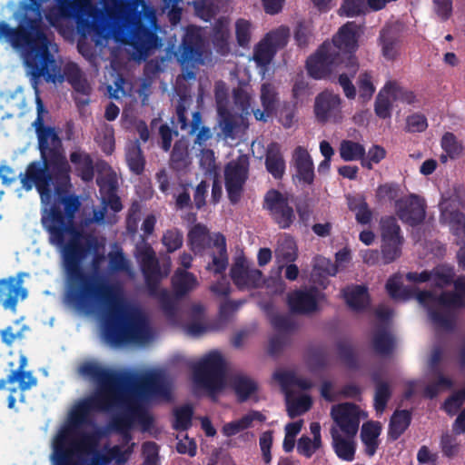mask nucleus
I'll return each instance as SVG.
<instances>
[{"mask_svg": "<svg viewBox=\"0 0 465 465\" xmlns=\"http://www.w3.org/2000/svg\"><path fill=\"white\" fill-rule=\"evenodd\" d=\"M208 229L205 225L197 223L195 224L188 233V242L191 249L199 252L205 249L208 241Z\"/></svg>", "mask_w": 465, "mask_h": 465, "instance_id": "43", "label": "nucleus"}, {"mask_svg": "<svg viewBox=\"0 0 465 465\" xmlns=\"http://www.w3.org/2000/svg\"><path fill=\"white\" fill-rule=\"evenodd\" d=\"M440 145L443 151L451 159L459 157L463 150L461 143L457 140L455 134L450 132H447L443 134Z\"/></svg>", "mask_w": 465, "mask_h": 465, "instance_id": "53", "label": "nucleus"}, {"mask_svg": "<svg viewBox=\"0 0 465 465\" xmlns=\"http://www.w3.org/2000/svg\"><path fill=\"white\" fill-rule=\"evenodd\" d=\"M382 55L388 60H393L397 55V37L390 30H381L380 35Z\"/></svg>", "mask_w": 465, "mask_h": 465, "instance_id": "52", "label": "nucleus"}, {"mask_svg": "<svg viewBox=\"0 0 465 465\" xmlns=\"http://www.w3.org/2000/svg\"><path fill=\"white\" fill-rule=\"evenodd\" d=\"M395 212L402 223L414 227L425 220L426 203L423 198L410 194L396 201Z\"/></svg>", "mask_w": 465, "mask_h": 465, "instance_id": "18", "label": "nucleus"}, {"mask_svg": "<svg viewBox=\"0 0 465 465\" xmlns=\"http://www.w3.org/2000/svg\"><path fill=\"white\" fill-rule=\"evenodd\" d=\"M261 103L262 108L269 111H276L279 103V94L276 87L271 83H263L261 86Z\"/></svg>", "mask_w": 465, "mask_h": 465, "instance_id": "48", "label": "nucleus"}, {"mask_svg": "<svg viewBox=\"0 0 465 465\" xmlns=\"http://www.w3.org/2000/svg\"><path fill=\"white\" fill-rule=\"evenodd\" d=\"M174 420L173 429L177 431H185L192 427L193 408L190 404H184L173 411Z\"/></svg>", "mask_w": 465, "mask_h": 465, "instance_id": "40", "label": "nucleus"}, {"mask_svg": "<svg viewBox=\"0 0 465 465\" xmlns=\"http://www.w3.org/2000/svg\"><path fill=\"white\" fill-rule=\"evenodd\" d=\"M38 144L41 160L33 161L25 172L18 175L22 187L30 191L35 186L41 198L50 200L53 191L59 193L69 180L71 167L64 153L63 144Z\"/></svg>", "mask_w": 465, "mask_h": 465, "instance_id": "4", "label": "nucleus"}, {"mask_svg": "<svg viewBox=\"0 0 465 465\" xmlns=\"http://www.w3.org/2000/svg\"><path fill=\"white\" fill-rule=\"evenodd\" d=\"M16 27L0 22V35L14 48L25 52V63L34 79L47 74L54 80L57 73L54 57L49 50L50 41L43 24L42 6L19 4L15 14Z\"/></svg>", "mask_w": 465, "mask_h": 465, "instance_id": "3", "label": "nucleus"}, {"mask_svg": "<svg viewBox=\"0 0 465 465\" xmlns=\"http://www.w3.org/2000/svg\"><path fill=\"white\" fill-rule=\"evenodd\" d=\"M188 147L182 142L178 141L174 143L170 156V167L174 171H182L188 164Z\"/></svg>", "mask_w": 465, "mask_h": 465, "instance_id": "44", "label": "nucleus"}, {"mask_svg": "<svg viewBox=\"0 0 465 465\" xmlns=\"http://www.w3.org/2000/svg\"><path fill=\"white\" fill-rule=\"evenodd\" d=\"M80 371L97 382L101 391L79 402L71 411L67 424L54 436L51 454L53 465H78V452L94 445L92 435L79 432L80 428L88 423L90 411H108L123 400L119 391L123 378L119 373L94 362L84 363Z\"/></svg>", "mask_w": 465, "mask_h": 465, "instance_id": "2", "label": "nucleus"}, {"mask_svg": "<svg viewBox=\"0 0 465 465\" xmlns=\"http://www.w3.org/2000/svg\"><path fill=\"white\" fill-rule=\"evenodd\" d=\"M70 161L74 165L78 176L84 182H91L94 177V166L92 156L81 150L70 153Z\"/></svg>", "mask_w": 465, "mask_h": 465, "instance_id": "31", "label": "nucleus"}, {"mask_svg": "<svg viewBox=\"0 0 465 465\" xmlns=\"http://www.w3.org/2000/svg\"><path fill=\"white\" fill-rule=\"evenodd\" d=\"M219 126L225 138H234L238 124L234 116L226 109H219Z\"/></svg>", "mask_w": 465, "mask_h": 465, "instance_id": "54", "label": "nucleus"}, {"mask_svg": "<svg viewBox=\"0 0 465 465\" xmlns=\"http://www.w3.org/2000/svg\"><path fill=\"white\" fill-rule=\"evenodd\" d=\"M366 11V0H344L341 8V15L352 17Z\"/></svg>", "mask_w": 465, "mask_h": 465, "instance_id": "63", "label": "nucleus"}, {"mask_svg": "<svg viewBox=\"0 0 465 465\" xmlns=\"http://www.w3.org/2000/svg\"><path fill=\"white\" fill-rule=\"evenodd\" d=\"M381 252L384 264H389L401 255L404 238L395 217L381 220Z\"/></svg>", "mask_w": 465, "mask_h": 465, "instance_id": "9", "label": "nucleus"}, {"mask_svg": "<svg viewBox=\"0 0 465 465\" xmlns=\"http://www.w3.org/2000/svg\"><path fill=\"white\" fill-rule=\"evenodd\" d=\"M252 24L250 21L239 18L235 22V35L237 44L242 47H247L251 41Z\"/></svg>", "mask_w": 465, "mask_h": 465, "instance_id": "55", "label": "nucleus"}, {"mask_svg": "<svg viewBox=\"0 0 465 465\" xmlns=\"http://www.w3.org/2000/svg\"><path fill=\"white\" fill-rule=\"evenodd\" d=\"M106 8L122 17L121 42L131 45L141 57L160 45L156 34L157 17L153 9L143 8L142 12H128L129 0H101Z\"/></svg>", "mask_w": 465, "mask_h": 465, "instance_id": "5", "label": "nucleus"}, {"mask_svg": "<svg viewBox=\"0 0 465 465\" xmlns=\"http://www.w3.org/2000/svg\"><path fill=\"white\" fill-rule=\"evenodd\" d=\"M433 284L439 288H444L453 282L455 272L452 267L450 266H437L430 271Z\"/></svg>", "mask_w": 465, "mask_h": 465, "instance_id": "49", "label": "nucleus"}, {"mask_svg": "<svg viewBox=\"0 0 465 465\" xmlns=\"http://www.w3.org/2000/svg\"><path fill=\"white\" fill-rule=\"evenodd\" d=\"M417 301L427 310L432 323L447 331L455 326V317L450 311L465 307L461 295L450 291L441 292L440 295L431 291H420Z\"/></svg>", "mask_w": 465, "mask_h": 465, "instance_id": "7", "label": "nucleus"}, {"mask_svg": "<svg viewBox=\"0 0 465 465\" xmlns=\"http://www.w3.org/2000/svg\"><path fill=\"white\" fill-rule=\"evenodd\" d=\"M198 284L196 277L189 272L178 269L172 278V287L176 299L184 297Z\"/></svg>", "mask_w": 465, "mask_h": 465, "instance_id": "33", "label": "nucleus"}, {"mask_svg": "<svg viewBox=\"0 0 465 465\" xmlns=\"http://www.w3.org/2000/svg\"><path fill=\"white\" fill-rule=\"evenodd\" d=\"M226 363L219 351H211L193 367L194 382L212 392L223 387Z\"/></svg>", "mask_w": 465, "mask_h": 465, "instance_id": "8", "label": "nucleus"}, {"mask_svg": "<svg viewBox=\"0 0 465 465\" xmlns=\"http://www.w3.org/2000/svg\"><path fill=\"white\" fill-rule=\"evenodd\" d=\"M193 6L197 15L206 22L211 21L216 15L213 0L194 1Z\"/></svg>", "mask_w": 465, "mask_h": 465, "instance_id": "64", "label": "nucleus"}, {"mask_svg": "<svg viewBox=\"0 0 465 465\" xmlns=\"http://www.w3.org/2000/svg\"><path fill=\"white\" fill-rule=\"evenodd\" d=\"M27 364V358L25 355L21 354L19 360V366L17 370L12 371L8 375V382L14 383L18 381L19 389L21 391H26L30 389L32 386L35 385L37 380L35 377L32 375L30 371H25V368Z\"/></svg>", "mask_w": 465, "mask_h": 465, "instance_id": "36", "label": "nucleus"}, {"mask_svg": "<svg viewBox=\"0 0 465 465\" xmlns=\"http://www.w3.org/2000/svg\"><path fill=\"white\" fill-rule=\"evenodd\" d=\"M213 245L217 248L218 252L213 253L212 262L208 263L206 269L212 271L214 274H223L228 267V252L226 246V239L223 234H216Z\"/></svg>", "mask_w": 465, "mask_h": 465, "instance_id": "32", "label": "nucleus"}, {"mask_svg": "<svg viewBox=\"0 0 465 465\" xmlns=\"http://www.w3.org/2000/svg\"><path fill=\"white\" fill-rule=\"evenodd\" d=\"M265 167L274 179L280 180L283 177L286 163L278 143H271L268 145L265 154Z\"/></svg>", "mask_w": 465, "mask_h": 465, "instance_id": "27", "label": "nucleus"}, {"mask_svg": "<svg viewBox=\"0 0 465 465\" xmlns=\"http://www.w3.org/2000/svg\"><path fill=\"white\" fill-rule=\"evenodd\" d=\"M100 193L103 196L104 207H109L114 213L123 209L120 197L117 195L118 184L114 178L107 177L101 181L97 180Z\"/></svg>", "mask_w": 465, "mask_h": 465, "instance_id": "29", "label": "nucleus"}, {"mask_svg": "<svg viewBox=\"0 0 465 465\" xmlns=\"http://www.w3.org/2000/svg\"><path fill=\"white\" fill-rule=\"evenodd\" d=\"M230 384L236 395L237 401L240 403L247 401L258 391V383L244 374L232 375L230 379Z\"/></svg>", "mask_w": 465, "mask_h": 465, "instance_id": "28", "label": "nucleus"}, {"mask_svg": "<svg viewBox=\"0 0 465 465\" xmlns=\"http://www.w3.org/2000/svg\"><path fill=\"white\" fill-rule=\"evenodd\" d=\"M73 88V99L75 103L76 107L79 110L84 109L90 104V95L92 93V87L84 77L79 82L72 85Z\"/></svg>", "mask_w": 465, "mask_h": 465, "instance_id": "42", "label": "nucleus"}, {"mask_svg": "<svg viewBox=\"0 0 465 465\" xmlns=\"http://www.w3.org/2000/svg\"><path fill=\"white\" fill-rule=\"evenodd\" d=\"M313 112L320 124L339 123L341 116V99L339 94L325 90L317 94Z\"/></svg>", "mask_w": 465, "mask_h": 465, "instance_id": "19", "label": "nucleus"}, {"mask_svg": "<svg viewBox=\"0 0 465 465\" xmlns=\"http://www.w3.org/2000/svg\"><path fill=\"white\" fill-rule=\"evenodd\" d=\"M162 242L165 246L168 252H173L180 249L183 245V233L176 228L167 230L163 235Z\"/></svg>", "mask_w": 465, "mask_h": 465, "instance_id": "56", "label": "nucleus"}, {"mask_svg": "<svg viewBox=\"0 0 465 465\" xmlns=\"http://www.w3.org/2000/svg\"><path fill=\"white\" fill-rule=\"evenodd\" d=\"M262 207L281 229L290 228L295 220L294 210L289 204L288 198L276 189L267 191Z\"/></svg>", "mask_w": 465, "mask_h": 465, "instance_id": "14", "label": "nucleus"}, {"mask_svg": "<svg viewBox=\"0 0 465 465\" xmlns=\"http://www.w3.org/2000/svg\"><path fill=\"white\" fill-rule=\"evenodd\" d=\"M85 0H54V5L48 7L45 17L47 22L55 26L62 20L72 19L79 11Z\"/></svg>", "mask_w": 465, "mask_h": 465, "instance_id": "22", "label": "nucleus"}, {"mask_svg": "<svg viewBox=\"0 0 465 465\" xmlns=\"http://www.w3.org/2000/svg\"><path fill=\"white\" fill-rule=\"evenodd\" d=\"M249 163L247 160L229 162L224 168V184L228 199L236 204L242 197L243 186L248 179Z\"/></svg>", "mask_w": 465, "mask_h": 465, "instance_id": "16", "label": "nucleus"}, {"mask_svg": "<svg viewBox=\"0 0 465 465\" xmlns=\"http://www.w3.org/2000/svg\"><path fill=\"white\" fill-rule=\"evenodd\" d=\"M22 275L23 273H19L18 279L9 277L0 280V304L5 310L15 312L19 298L25 300L27 297L28 292L22 286Z\"/></svg>", "mask_w": 465, "mask_h": 465, "instance_id": "20", "label": "nucleus"}, {"mask_svg": "<svg viewBox=\"0 0 465 465\" xmlns=\"http://www.w3.org/2000/svg\"><path fill=\"white\" fill-rule=\"evenodd\" d=\"M131 411L134 416V422L140 425L142 431H149L153 427L154 418L143 405L132 401Z\"/></svg>", "mask_w": 465, "mask_h": 465, "instance_id": "46", "label": "nucleus"}, {"mask_svg": "<svg viewBox=\"0 0 465 465\" xmlns=\"http://www.w3.org/2000/svg\"><path fill=\"white\" fill-rule=\"evenodd\" d=\"M333 45L330 42H323L314 54L306 61L308 74L316 80L325 79L331 75L334 66L343 63L339 54L332 52Z\"/></svg>", "mask_w": 465, "mask_h": 465, "instance_id": "12", "label": "nucleus"}, {"mask_svg": "<svg viewBox=\"0 0 465 465\" xmlns=\"http://www.w3.org/2000/svg\"><path fill=\"white\" fill-rule=\"evenodd\" d=\"M135 257L139 262L149 293L153 296L156 295L162 280V273L160 262L153 248L148 243L138 246Z\"/></svg>", "mask_w": 465, "mask_h": 465, "instance_id": "13", "label": "nucleus"}, {"mask_svg": "<svg viewBox=\"0 0 465 465\" xmlns=\"http://www.w3.org/2000/svg\"><path fill=\"white\" fill-rule=\"evenodd\" d=\"M287 304L294 314H310L318 310V302L312 291L295 290L288 293Z\"/></svg>", "mask_w": 465, "mask_h": 465, "instance_id": "25", "label": "nucleus"}, {"mask_svg": "<svg viewBox=\"0 0 465 465\" xmlns=\"http://www.w3.org/2000/svg\"><path fill=\"white\" fill-rule=\"evenodd\" d=\"M358 25L355 22H347L343 25L330 42L333 47L332 52L339 54V58L343 62L352 64V76L358 71V63L354 53L358 47L357 39Z\"/></svg>", "mask_w": 465, "mask_h": 465, "instance_id": "10", "label": "nucleus"}, {"mask_svg": "<svg viewBox=\"0 0 465 465\" xmlns=\"http://www.w3.org/2000/svg\"><path fill=\"white\" fill-rule=\"evenodd\" d=\"M331 414L340 430L345 435L343 437L337 428H331L333 450L339 459L352 461L356 451L354 437L360 426L359 408L354 403L344 402L333 406Z\"/></svg>", "mask_w": 465, "mask_h": 465, "instance_id": "6", "label": "nucleus"}, {"mask_svg": "<svg viewBox=\"0 0 465 465\" xmlns=\"http://www.w3.org/2000/svg\"><path fill=\"white\" fill-rule=\"evenodd\" d=\"M322 443L311 439L309 436L302 435L297 441V452L306 459H310L322 448Z\"/></svg>", "mask_w": 465, "mask_h": 465, "instance_id": "57", "label": "nucleus"}, {"mask_svg": "<svg viewBox=\"0 0 465 465\" xmlns=\"http://www.w3.org/2000/svg\"><path fill=\"white\" fill-rule=\"evenodd\" d=\"M387 84H393L390 89L393 101H400L407 104H413L417 101L414 92L401 87L396 81H388Z\"/></svg>", "mask_w": 465, "mask_h": 465, "instance_id": "59", "label": "nucleus"}, {"mask_svg": "<svg viewBox=\"0 0 465 465\" xmlns=\"http://www.w3.org/2000/svg\"><path fill=\"white\" fill-rule=\"evenodd\" d=\"M292 162L296 177L300 183L311 185L314 182V165L309 152L302 146H297L292 153Z\"/></svg>", "mask_w": 465, "mask_h": 465, "instance_id": "24", "label": "nucleus"}, {"mask_svg": "<svg viewBox=\"0 0 465 465\" xmlns=\"http://www.w3.org/2000/svg\"><path fill=\"white\" fill-rule=\"evenodd\" d=\"M276 51L264 39L260 41L253 50V60L258 66L266 67L273 59Z\"/></svg>", "mask_w": 465, "mask_h": 465, "instance_id": "47", "label": "nucleus"}, {"mask_svg": "<svg viewBox=\"0 0 465 465\" xmlns=\"http://www.w3.org/2000/svg\"><path fill=\"white\" fill-rule=\"evenodd\" d=\"M73 18L75 20L77 32L82 36L98 32L101 27V15L88 1L84 2L82 10Z\"/></svg>", "mask_w": 465, "mask_h": 465, "instance_id": "23", "label": "nucleus"}, {"mask_svg": "<svg viewBox=\"0 0 465 465\" xmlns=\"http://www.w3.org/2000/svg\"><path fill=\"white\" fill-rule=\"evenodd\" d=\"M131 404L132 402L128 403L124 412L113 417L110 423L112 430L122 434L126 439L131 438L130 431L134 423V416L131 411Z\"/></svg>", "mask_w": 465, "mask_h": 465, "instance_id": "38", "label": "nucleus"}, {"mask_svg": "<svg viewBox=\"0 0 465 465\" xmlns=\"http://www.w3.org/2000/svg\"><path fill=\"white\" fill-rule=\"evenodd\" d=\"M381 432V426L379 421H367L362 424L361 440L367 456L372 457L376 453L380 444L379 436Z\"/></svg>", "mask_w": 465, "mask_h": 465, "instance_id": "30", "label": "nucleus"}, {"mask_svg": "<svg viewBox=\"0 0 465 465\" xmlns=\"http://www.w3.org/2000/svg\"><path fill=\"white\" fill-rule=\"evenodd\" d=\"M288 37V29L280 28L266 34L263 39L277 52L287 45Z\"/></svg>", "mask_w": 465, "mask_h": 465, "instance_id": "62", "label": "nucleus"}, {"mask_svg": "<svg viewBox=\"0 0 465 465\" xmlns=\"http://www.w3.org/2000/svg\"><path fill=\"white\" fill-rule=\"evenodd\" d=\"M341 292L348 307L353 312H363L371 303L368 288L365 285L347 286Z\"/></svg>", "mask_w": 465, "mask_h": 465, "instance_id": "26", "label": "nucleus"}, {"mask_svg": "<svg viewBox=\"0 0 465 465\" xmlns=\"http://www.w3.org/2000/svg\"><path fill=\"white\" fill-rule=\"evenodd\" d=\"M339 152L341 158L345 162L362 159L366 154L364 146L351 140H342Z\"/></svg>", "mask_w": 465, "mask_h": 465, "instance_id": "41", "label": "nucleus"}, {"mask_svg": "<svg viewBox=\"0 0 465 465\" xmlns=\"http://www.w3.org/2000/svg\"><path fill=\"white\" fill-rule=\"evenodd\" d=\"M134 391L144 399L161 400L169 402L173 400L172 388L166 376L162 372H150L137 382Z\"/></svg>", "mask_w": 465, "mask_h": 465, "instance_id": "15", "label": "nucleus"}, {"mask_svg": "<svg viewBox=\"0 0 465 465\" xmlns=\"http://www.w3.org/2000/svg\"><path fill=\"white\" fill-rule=\"evenodd\" d=\"M54 64L57 68V73H54L56 75L54 77L53 81L49 80L47 74L41 75V77H44L47 83H63L64 80H66L72 86L75 83L84 78L80 67L75 63L66 64L64 66L63 74L61 73V67L58 65L55 60Z\"/></svg>", "mask_w": 465, "mask_h": 465, "instance_id": "35", "label": "nucleus"}, {"mask_svg": "<svg viewBox=\"0 0 465 465\" xmlns=\"http://www.w3.org/2000/svg\"><path fill=\"white\" fill-rule=\"evenodd\" d=\"M230 276L240 291L258 289L263 284L262 272L256 268H251L244 257H238L230 270Z\"/></svg>", "mask_w": 465, "mask_h": 465, "instance_id": "17", "label": "nucleus"}, {"mask_svg": "<svg viewBox=\"0 0 465 465\" xmlns=\"http://www.w3.org/2000/svg\"><path fill=\"white\" fill-rule=\"evenodd\" d=\"M70 179L62 191H53L55 200L42 215V224L49 243L61 248L65 281L66 302L80 311L88 312L96 304L104 306V328L106 340L114 345L142 343L149 338L144 314L127 306L117 288L85 272L83 262L96 245V239L74 226L73 219L80 202L68 194Z\"/></svg>", "mask_w": 465, "mask_h": 465, "instance_id": "1", "label": "nucleus"}, {"mask_svg": "<svg viewBox=\"0 0 465 465\" xmlns=\"http://www.w3.org/2000/svg\"><path fill=\"white\" fill-rule=\"evenodd\" d=\"M411 412L408 410H396L389 422L388 437L391 440H397L410 427Z\"/></svg>", "mask_w": 465, "mask_h": 465, "instance_id": "34", "label": "nucleus"}, {"mask_svg": "<svg viewBox=\"0 0 465 465\" xmlns=\"http://www.w3.org/2000/svg\"><path fill=\"white\" fill-rule=\"evenodd\" d=\"M205 42L199 27L190 25L186 28L179 47V63L183 66L194 67L203 64Z\"/></svg>", "mask_w": 465, "mask_h": 465, "instance_id": "11", "label": "nucleus"}, {"mask_svg": "<svg viewBox=\"0 0 465 465\" xmlns=\"http://www.w3.org/2000/svg\"><path fill=\"white\" fill-rule=\"evenodd\" d=\"M337 352L341 361L350 370L360 368L359 360L352 345L346 341H339L336 343Z\"/></svg>", "mask_w": 465, "mask_h": 465, "instance_id": "45", "label": "nucleus"}, {"mask_svg": "<svg viewBox=\"0 0 465 465\" xmlns=\"http://www.w3.org/2000/svg\"><path fill=\"white\" fill-rule=\"evenodd\" d=\"M391 397V390L388 383H380L375 387L374 408L377 411L382 412Z\"/></svg>", "mask_w": 465, "mask_h": 465, "instance_id": "58", "label": "nucleus"}, {"mask_svg": "<svg viewBox=\"0 0 465 465\" xmlns=\"http://www.w3.org/2000/svg\"><path fill=\"white\" fill-rule=\"evenodd\" d=\"M312 403V399L308 395L301 396L296 401L288 403L287 412L289 417L293 419L306 412L311 409Z\"/></svg>", "mask_w": 465, "mask_h": 465, "instance_id": "61", "label": "nucleus"}, {"mask_svg": "<svg viewBox=\"0 0 465 465\" xmlns=\"http://www.w3.org/2000/svg\"><path fill=\"white\" fill-rule=\"evenodd\" d=\"M391 86L393 84L386 83L376 96L374 112L381 119H388L391 116L392 102L390 99Z\"/></svg>", "mask_w": 465, "mask_h": 465, "instance_id": "37", "label": "nucleus"}, {"mask_svg": "<svg viewBox=\"0 0 465 465\" xmlns=\"http://www.w3.org/2000/svg\"><path fill=\"white\" fill-rule=\"evenodd\" d=\"M372 347L377 354L389 356L393 352L395 339L387 330H378L372 337Z\"/></svg>", "mask_w": 465, "mask_h": 465, "instance_id": "39", "label": "nucleus"}, {"mask_svg": "<svg viewBox=\"0 0 465 465\" xmlns=\"http://www.w3.org/2000/svg\"><path fill=\"white\" fill-rule=\"evenodd\" d=\"M126 161L128 167L132 173L140 175L144 171V157L138 144L134 145L126 153Z\"/></svg>", "mask_w": 465, "mask_h": 465, "instance_id": "51", "label": "nucleus"}, {"mask_svg": "<svg viewBox=\"0 0 465 465\" xmlns=\"http://www.w3.org/2000/svg\"><path fill=\"white\" fill-rule=\"evenodd\" d=\"M35 103L37 116L32 125L35 128L38 144H41V146H45V143L62 144V140L55 128L45 124V114H47L48 111L38 95L36 96Z\"/></svg>", "mask_w": 465, "mask_h": 465, "instance_id": "21", "label": "nucleus"}, {"mask_svg": "<svg viewBox=\"0 0 465 465\" xmlns=\"http://www.w3.org/2000/svg\"><path fill=\"white\" fill-rule=\"evenodd\" d=\"M357 83L359 87L360 97L362 99L363 102L369 101L375 92V86L372 84L371 74L368 72L361 73L359 75Z\"/></svg>", "mask_w": 465, "mask_h": 465, "instance_id": "60", "label": "nucleus"}, {"mask_svg": "<svg viewBox=\"0 0 465 465\" xmlns=\"http://www.w3.org/2000/svg\"><path fill=\"white\" fill-rule=\"evenodd\" d=\"M349 208L351 211L355 212V219L358 223L366 225L371 222L372 212L365 199L349 202Z\"/></svg>", "mask_w": 465, "mask_h": 465, "instance_id": "50", "label": "nucleus"}]
</instances>
